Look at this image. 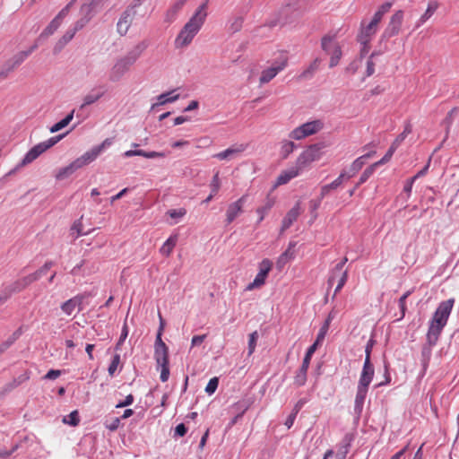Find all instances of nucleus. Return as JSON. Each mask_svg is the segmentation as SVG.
<instances>
[{
  "label": "nucleus",
  "instance_id": "nucleus-1",
  "mask_svg": "<svg viewBox=\"0 0 459 459\" xmlns=\"http://www.w3.org/2000/svg\"><path fill=\"white\" fill-rule=\"evenodd\" d=\"M454 305V298L444 300L438 304L431 320L429 323V329L426 335L428 342L431 345L437 344L444 327L447 324Z\"/></svg>",
  "mask_w": 459,
  "mask_h": 459
},
{
  "label": "nucleus",
  "instance_id": "nucleus-2",
  "mask_svg": "<svg viewBox=\"0 0 459 459\" xmlns=\"http://www.w3.org/2000/svg\"><path fill=\"white\" fill-rule=\"evenodd\" d=\"M207 1L203 3L189 21L184 25L175 39L177 48L188 46L199 32L207 17Z\"/></svg>",
  "mask_w": 459,
  "mask_h": 459
},
{
  "label": "nucleus",
  "instance_id": "nucleus-3",
  "mask_svg": "<svg viewBox=\"0 0 459 459\" xmlns=\"http://www.w3.org/2000/svg\"><path fill=\"white\" fill-rule=\"evenodd\" d=\"M113 143V138L105 139L100 144L93 146L81 157L74 160L68 166L61 168L56 175L57 180H63L74 173L77 169L94 161L106 149Z\"/></svg>",
  "mask_w": 459,
  "mask_h": 459
},
{
  "label": "nucleus",
  "instance_id": "nucleus-4",
  "mask_svg": "<svg viewBox=\"0 0 459 459\" xmlns=\"http://www.w3.org/2000/svg\"><path fill=\"white\" fill-rule=\"evenodd\" d=\"M324 127V123L321 120H313L302 124L301 126L293 129L289 136L294 140H301L307 136L316 134Z\"/></svg>",
  "mask_w": 459,
  "mask_h": 459
},
{
  "label": "nucleus",
  "instance_id": "nucleus-5",
  "mask_svg": "<svg viewBox=\"0 0 459 459\" xmlns=\"http://www.w3.org/2000/svg\"><path fill=\"white\" fill-rule=\"evenodd\" d=\"M132 65L124 56L117 58L108 72V80L113 82L120 81Z\"/></svg>",
  "mask_w": 459,
  "mask_h": 459
},
{
  "label": "nucleus",
  "instance_id": "nucleus-6",
  "mask_svg": "<svg viewBox=\"0 0 459 459\" xmlns=\"http://www.w3.org/2000/svg\"><path fill=\"white\" fill-rule=\"evenodd\" d=\"M272 267L273 263L269 259L265 258L262 260L259 264V272L255 275L254 281L246 287V290H253L262 287L265 283V280Z\"/></svg>",
  "mask_w": 459,
  "mask_h": 459
},
{
  "label": "nucleus",
  "instance_id": "nucleus-7",
  "mask_svg": "<svg viewBox=\"0 0 459 459\" xmlns=\"http://www.w3.org/2000/svg\"><path fill=\"white\" fill-rule=\"evenodd\" d=\"M403 15H404V13H403V11H402V10L395 12L392 15L388 25L386 26V28L385 29V30L382 33V36H381L382 40H386L399 33L403 21Z\"/></svg>",
  "mask_w": 459,
  "mask_h": 459
},
{
  "label": "nucleus",
  "instance_id": "nucleus-8",
  "mask_svg": "<svg viewBox=\"0 0 459 459\" xmlns=\"http://www.w3.org/2000/svg\"><path fill=\"white\" fill-rule=\"evenodd\" d=\"M135 7H136V4L128 6L122 13L120 18L118 19V22L117 23V30L120 36H125L127 33V31L136 15Z\"/></svg>",
  "mask_w": 459,
  "mask_h": 459
},
{
  "label": "nucleus",
  "instance_id": "nucleus-9",
  "mask_svg": "<svg viewBox=\"0 0 459 459\" xmlns=\"http://www.w3.org/2000/svg\"><path fill=\"white\" fill-rule=\"evenodd\" d=\"M39 48V44L35 42L28 50L20 51L16 53L13 57L5 62L4 65V68L11 73L20 65H22L29 56Z\"/></svg>",
  "mask_w": 459,
  "mask_h": 459
},
{
  "label": "nucleus",
  "instance_id": "nucleus-10",
  "mask_svg": "<svg viewBox=\"0 0 459 459\" xmlns=\"http://www.w3.org/2000/svg\"><path fill=\"white\" fill-rule=\"evenodd\" d=\"M378 30V26L373 24V22H367L363 20L360 22L359 32L357 36V40L359 43H370L373 37L376 35Z\"/></svg>",
  "mask_w": 459,
  "mask_h": 459
},
{
  "label": "nucleus",
  "instance_id": "nucleus-11",
  "mask_svg": "<svg viewBox=\"0 0 459 459\" xmlns=\"http://www.w3.org/2000/svg\"><path fill=\"white\" fill-rule=\"evenodd\" d=\"M45 152V146H43L41 143L36 144L24 155L22 160L8 174L11 175L14 173L16 170L20 169L21 168L31 163Z\"/></svg>",
  "mask_w": 459,
  "mask_h": 459
},
{
  "label": "nucleus",
  "instance_id": "nucleus-12",
  "mask_svg": "<svg viewBox=\"0 0 459 459\" xmlns=\"http://www.w3.org/2000/svg\"><path fill=\"white\" fill-rule=\"evenodd\" d=\"M247 195H242L236 202L231 203L226 212V222L230 224L243 212V205L247 201Z\"/></svg>",
  "mask_w": 459,
  "mask_h": 459
},
{
  "label": "nucleus",
  "instance_id": "nucleus-13",
  "mask_svg": "<svg viewBox=\"0 0 459 459\" xmlns=\"http://www.w3.org/2000/svg\"><path fill=\"white\" fill-rule=\"evenodd\" d=\"M368 391V386L363 384H358L357 393L354 401V413L359 418L363 411L365 399Z\"/></svg>",
  "mask_w": 459,
  "mask_h": 459
},
{
  "label": "nucleus",
  "instance_id": "nucleus-14",
  "mask_svg": "<svg viewBox=\"0 0 459 459\" xmlns=\"http://www.w3.org/2000/svg\"><path fill=\"white\" fill-rule=\"evenodd\" d=\"M319 158V148L317 145H311L304 151L297 159V164L301 168Z\"/></svg>",
  "mask_w": 459,
  "mask_h": 459
},
{
  "label": "nucleus",
  "instance_id": "nucleus-15",
  "mask_svg": "<svg viewBox=\"0 0 459 459\" xmlns=\"http://www.w3.org/2000/svg\"><path fill=\"white\" fill-rule=\"evenodd\" d=\"M85 297V294L74 296L61 305V310L67 316H71L76 307H78L79 311H82V304Z\"/></svg>",
  "mask_w": 459,
  "mask_h": 459
},
{
  "label": "nucleus",
  "instance_id": "nucleus-16",
  "mask_svg": "<svg viewBox=\"0 0 459 459\" xmlns=\"http://www.w3.org/2000/svg\"><path fill=\"white\" fill-rule=\"evenodd\" d=\"M300 169L301 168L297 164L296 166L282 170L275 181L274 187L285 185L294 178L298 177L299 175Z\"/></svg>",
  "mask_w": 459,
  "mask_h": 459
},
{
  "label": "nucleus",
  "instance_id": "nucleus-17",
  "mask_svg": "<svg viewBox=\"0 0 459 459\" xmlns=\"http://www.w3.org/2000/svg\"><path fill=\"white\" fill-rule=\"evenodd\" d=\"M149 47L148 40H142L138 42L132 49H130L125 56H123L126 60H128L132 65H134L139 57L143 55V53Z\"/></svg>",
  "mask_w": 459,
  "mask_h": 459
},
{
  "label": "nucleus",
  "instance_id": "nucleus-18",
  "mask_svg": "<svg viewBox=\"0 0 459 459\" xmlns=\"http://www.w3.org/2000/svg\"><path fill=\"white\" fill-rule=\"evenodd\" d=\"M376 153L375 151H371L359 158H357L351 165L350 169L346 171V178L349 179L354 177L365 165L367 160L372 157Z\"/></svg>",
  "mask_w": 459,
  "mask_h": 459
},
{
  "label": "nucleus",
  "instance_id": "nucleus-19",
  "mask_svg": "<svg viewBox=\"0 0 459 459\" xmlns=\"http://www.w3.org/2000/svg\"><path fill=\"white\" fill-rule=\"evenodd\" d=\"M246 150V146L244 144H239L236 146H231L222 152L215 153L212 157L218 159L220 160H233L238 157L241 152Z\"/></svg>",
  "mask_w": 459,
  "mask_h": 459
},
{
  "label": "nucleus",
  "instance_id": "nucleus-20",
  "mask_svg": "<svg viewBox=\"0 0 459 459\" xmlns=\"http://www.w3.org/2000/svg\"><path fill=\"white\" fill-rule=\"evenodd\" d=\"M374 374L375 369L371 360L365 359L358 384H363L369 386L373 380Z\"/></svg>",
  "mask_w": 459,
  "mask_h": 459
},
{
  "label": "nucleus",
  "instance_id": "nucleus-21",
  "mask_svg": "<svg viewBox=\"0 0 459 459\" xmlns=\"http://www.w3.org/2000/svg\"><path fill=\"white\" fill-rule=\"evenodd\" d=\"M299 203H297L286 214L281 222V231L288 230L299 215Z\"/></svg>",
  "mask_w": 459,
  "mask_h": 459
},
{
  "label": "nucleus",
  "instance_id": "nucleus-22",
  "mask_svg": "<svg viewBox=\"0 0 459 459\" xmlns=\"http://www.w3.org/2000/svg\"><path fill=\"white\" fill-rule=\"evenodd\" d=\"M176 90L164 92L160 94L157 97V102L152 105V109L154 110L160 106L165 105L167 103H172L177 101L179 99V94H176Z\"/></svg>",
  "mask_w": 459,
  "mask_h": 459
},
{
  "label": "nucleus",
  "instance_id": "nucleus-23",
  "mask_svg": "<svg viewBox=\"0 0 459 459\" xmlns=\"http://www.w3.org/2000/svg\"><path fill=\"white\" fill-rule=\"evenodd\" d=\"M76 33L69 27L65 33L56 41L53 48L55 55L60 53L64 48L74 39Z\"/></svg>",
  "mask_w": 459,
  "mask_h": 459
},
{
  "label": "nucleus",
  "instance_id": "nucleus-24",
  "mask_svg": "<svg viewBox=\"0 0 459 459\" xmlns=\"http://www.w3.org/2000/svg\"><path fill=\"white\" fill-rule=\"evenodd\" d=\"M125 158H130L133 156H143L147 159L163 158L165 154L160 152H146L143 150H129L123 153Z\"/></svg>",
  "mask_w": 459,
  "mask_h": 459
},
{
  "label": "nucleus",
  "instance_id": "nucleus-25",
  "mask_svg": "<svg viewBox=\"0 0 459 459\" xmlns=\"http://www.w3.org/2000/svg\"><path fill=\"white\" fill-rule=\"evenodd\" d=\"M438 5L439 4L437 1L429 2L426 11L416 22L415 28L418 29L422 26L435 13Z\"/></svg>",
  "mask_w": 459,
  "mask_h": 459
},
{
  "label": "nucleus",
  "instance_id": "nucleus-26",
  "mask_svg": "<svg viewBox=\"0 0 459 459\" xmlns=\"http://www.w3.org/2000/svg\"><path fill=\"white\" fill-rule=\"evenodd\" d=\"M346 177V171L345 169L341 172L339 177L334 179L332 183L325 185L321 188V199H324L325 195H328V193L333 190L336 189L338 186H340Z\"/></svg>",
  "mask_w": 459,
  "mask_h": 459
},
{
  "label": "nucleus",
  "instance_id": "nucleus-27",
  "mask_svg": "<svg viewBox=\"0 0 459 459\" xmlns=\"http://www.w3.org/2000/svg\"><path fill=\"white\" fill-rule=\"evenodd\" d=\"M103 95H104L103 91H100L97 89H92L89 93H87L83 97L82 103L80 108L82 109L85 107L97 102Z\"/></svg>",
  "mask_w": 459,
  "mask_h": 459
},
{
  "label": "nucleus",
  "instance_id": "nucleus-28",
  "mask_svg": "<svg viewBox=\"0 0 459 459\" xmlns=\"http://www.w3.org/2000/svg\"><path fill=\"white\" fill-rule=\"evenodd\" d=\"M351 437L349 435H346L342 442L338 445V450L336 453L337 459H345L347 454L349 453L350 446L351 444Z\"/></svg>",
  "mask_w": 459,
  "mask_h": 459
},
{
  "label": "nucleus",
  "instance_id": "nucleus-29",
  "mask_svg": "<svg viewBox=\"0 0 459 459\" xmlns=\"http://www.w3.org/2000/svg\"><path fill=\"white\" fill-rule=\"evenodd\" d=\"M435 345H431L429 342H427L425 345H423L421 349V365H422V371L423 374H425L432 354V347Z\"/></svg>",
  "mask_w": 459,
  "mask_h": 459
},
{
  "label": "nucleus",
  "instance_id": "nucleus-30",
  "mask_svg": "<svg viewBox=\"0 0 459 459\" xmlns=\"http://www.w3.org/2000/svg\"><path fill=\"white\" fill-rule=\"evenodd\" d=\"M62 22L57 21L56 19H53L49 24L42 30L40 33L38 40L36 41L38 43L39 40L42 39H47L49 36L53 35L57 29L61 26Z\"/></svg>",
  "mask_w": 459,
  "mask_h": 459
},
{
  "label": "nucleus",
  "instance_id": "nucleus-31",
  "mask_svg": "<svg viewBox=\"0 0 459 459\" xmlns=\"http://www.w3.org/2000/svg\"><path fill=\"white\" fill-rule=\"evenodd\" d=\"M178 235H171L161 246L160 252L162 255L169 256L178 242Z\"/></svg>",
  "mask_w": 459,
  "mask_h": 459
},
{
  "label": "nucleus",
  "instance_id": "nucleus-32",
  "mask_svg": "<svg viewBox=\"0 0 459 459\" xmlns=\"http://www.w3.org/2000/svg\"><path fill=\"white\" fill-rule=\"evenodd\" d=\"M186 1L187 0H177L173 4V5L167 11L166 21L169 22H173Z\"/></svg>",
  "mask_w": 459,
  "mask_h": 459
},
{
  "label": "nucleus",
  "instance_id": "nucleus-33",
  "mask_svg": "<svg viewBox=\"0 0 459 459\" xmlns=\"http://www.w3.org/2000/svg\"><path fill=\"white\" fill-rule=\"evenodd\" d=\"M281 71V67L273 68L272 66L264 69L260 76V82L262 84L267 83L272 81L280 72Z\"/></svg>",
  "mask_w": 459,
  "mask_h": 459
},
{
  "label": "nucleus",
  "instance_id": "nucleus-34",
  "mask_svg": "<svg viewBox=\"0 0 459 459\" xmlns=\"http://www.w3.org/2000/svg\"><path fill=\"white\" fill-rule=\"evenodd\" d=\"M321 47L325 52L330 54L334 49V47L340 46L336 42L334 36L326 35L321 40Z\"/></svg>",
  "mask_w": 459,
  "mask_h": 459
},
{
  "label": "nucleus",
  "instance_id": "nucleus-35",
  "mask_svg": "<svg viewBox=\"0 0 459 459\" xmlns=\"http://www.w3.org/2000/svg\"><path fill=\"white\" fill-rule=\"evenodd\" d=\"M154 359L157 365L169 364V351L166 348H154Z\"/></svg>",
  "mask_w": 459,
  "mask_h": 459
},
{
  "label": "nucleus",
  "instance_id": "nucleus-36",
  "mask_svg": "<svg viewBox=\"0 0 459 459\" xmlns=\"http://www.w3.org/2000/svg\"><path fill=\"white\" fill-rule=\"evenodd\" d=\"M74 114V110H72L62 120H60L59 122L53 125L50 127L49 131L51 133H56L58 131L62 130L63 128H65V126H67L70 124V122L73 120Z\"/></svg>",
  "mask_w": 459,
  "mask_h": 459
},
{
  "label": "nucleus",
  "instance_id": "nucleus-37",
  "mask_svg": "<svg viewBox=\"0 0 459 459\" xmlns=\"http://www.w3.org/2000/svg\"><path fill=\"white\" fill-rule=\"evenodd\" d=\"M308 367L301 365L294 377V385L297 386H303L307 382Z\"/></svg>",
  "mask_w": 459,
  "mask_h": 459
},
{
  "label": "nucleus",
  "instance_id": "nucleus-38",
  "mask_svg": "<svg viewBox=\"0 0 459 459\" xmlns=\"http://www.w3.org/2000/svg\"><path fill=\"white\" fill-rule=\"evenodd\" d=\"M244 18L242 16H233L229 20L228 30L230 33L239 31L243 26Z\"/></svg>",
  "mask_w": 459,
  "mask_h": 459
},
{
  "label": "nucleus",
  "instance_id": "nucleus-39",
  "mask_svg": "<svg viewBox=\"0 0 459 459\" xmlns=\"http://www.w3.org/2000/svg\"><path fill=\"white\" fill-rule=\"evenodd\" d=\"M296 144L288 140L281 142L280 155L282 159H287L289 155L295 150Z\"/></svg>",
  "mask_w": 459,
  "mask_h": 459
},
{
  "label": "nucleus",
  "instance_id": "nucleus-40",
  "mask_svg": "<svg viewBox=\"0 0 459 459\" xmlns=\"http://www.w3.org/2000/svg\"><path fill=\"white\" fill-rule=\"evenodd\" d=\"M331 319H332V315L330 314L328 318L325 320V324L320 328V330L317 333V336H316V340L313 343V345H316V347H318L321 344V342L324 341V339L327 333V331L329 329V325H330Z\"/></svg>",
  "mask_w": 459,
  "mask_h": 459
},
{
  "label": "nucleus",
  "instance_id": "nucleus-41",
  "mask_svg": "<svg viewBox=\"0 0 459 459\" xmlns=\"http://www.w3.org/2000/svg\"><path fill=\"white\" fill-rule=\"evenodd\" d=\"M347 261H348V259L346 257H344L332 270L331 274H330V276L328 278V281H327V284H328L329 287H332L334 284V281L336 279V273H340V272H344L342 269H343V266H344V264H346Z\"/></svg>",
  "mask_w": 459,
  "mask_h": 459
},
{
  "label": "nucleus",
  "instance_id": "nucleus-42",
  "mask_svg": "<svg viewBox=\"0 0 459 459\" xmlns=\"http://www.w3.org/2000/svg\"><path fill=\"white\" fill-rule=\"evenodd\" d=\"M319 62L320 60L318 58L315 59L310 65L309 66L305 69L299 75V79L301 80H307V79H310L314 73L317 70L318 68V65H319Z\"/></svg>",
  "mask_w": 459,
  "mask_h": 459
},
{
  "label": "nucleus",
  "instance_id": "nucleus-43",
  "mask_svg": "<svg viewBox=\"0 0 459 459\" xmlns=\"http://www.w3.org/2000/svg\"><path fill=\"white\" fill-rule=\"evenodd\" d=\"M380 55H381L380 51H373L370 54L368 59L367 61L366 76L369 77L375 73V63H374L373 59L376 56H380Z\"/></svg>",
  "mask_w": 459,
  "mask_h": 459
},
{
  "label": "nucleus",
  "instance_id": "nucleus-44",
  "mask_svg": "<svg viewBox=\"0 0 459 459\" xmlns=\"http://www.w3.org/2000/svg\"><path fill=\"white\" fill-rule=\"evenodd\" d=\"M348 279L347 272H340L336 273V279L334 283L337 282L336 288L334 290V295H336L344 286Z\"/></svg>",
  "mask_w": 459,
  "mask_h": 459
},
{
  "label": "nucleus",
  "instance_id": "nucleus-45",
  "mask_svg": "<svg viewBox=\"0 0 459 459\" xmlns=\"http://www.w3.org/2000/svg\"><path fill=\"white\" fill-rule=\"evenodd\" d=\"M63 422L65 424L75 427L80 422V417L77 411H73L68 415L65 416L63 419Z\"/></svg>",
  "mask_w": 459,
  "mask_h": 459
},
{
  "label": "nucleus",
  "instance_id": "nucleus-46",
  "mask_svg": "<svg viewBox=\"0 0 459 459\" xmlns=\"http://www.w3.org/2000/svg\"><path fill=\"white\" fill-rule=\"evenodd\" d=\"M377 168V167L375 163L368 167L361 174L356 186H359L360 185L364 184L373 175Z\"/></svg>",
  "mask_w": 459,
  "mask_h": 459
},
{
  "label": "nucleus",
  "instance_id": "nucleus-47",
  "mask_svg": "<svg viewBox=\"0 0 459 459\" xmlns=\"http://www.w3.org/2000/svg\"><path fill=\"white\" fill-rule=\"evenodd\" d=\"M29 378V376L26 374L20 376L18 378L13 379L10 383L6 384L4 387L5 392H10L13 389L16 388L18 385H20L22 382L27 380Z\"/></svg>",
  "mask_w": 459,
  "mask_h": 459
},
{
  "label": "nucleus",
  "instance_id": "nucleus-48",
  "mask_svg": "<svg viewBox=\"0 0 459 459\" xmlns=\"http://www.w3.org/2000/svg\"><path fill=\"white\" fill-rule=\"evenodd\" d=\"M70 231H71V235L74 236V239L78 238L80 236L87 234V233L82 232V223L81 219L74 222V224L72 225V227L70 229Z\"/></svg>",
  "mask_w": 459,
  "mask_h": 459
},
{
  "label": "nucleus",
  "instance_id": "nucleus-49",
  "mask_svg": "<svg viewBox=\"0 0 459 459\" xmlns=\"http://www.w3.org/2000/svg\"><path fill=\"white\" fill-rule=\"evenodd\" d=\"M5 287L8 289L12 295L13 293L20 292L26 288L23 286V282L21 278L10 284L5 285Z\"/></svg>",
  "mask_w": 459,
  "mask_h": 459
},
{
  "label": "nucleus",
  "instance_id": "nucleus-50",
  "mask_svg": "<svg viewBox=\"0 0 459 459\" xmlns=\"http://www.w3.org/2000/svg\"><path fill=\"white\" fill-rule=\"evenodd\" d=\"M329 55H331V59H330V64H329L330 67L336 66L342 57L341 47H334V49Z\"/></svg>",
  "mask_w": 459,
  "mask_h": 459
},
{
  "label": "nucleus",
  "instance_id": "nucleus-51",
  "mask_svg": "<svg viewBox=\"0 0 459 459\" xmlns=\"http://www.w3.org/2000/svg\"><path fill=\"white\" fill-rule=\"evenodd\" d=\"M412 293V290H407L398 300V305H399V307H400V310H401V319L404 317L405 316V312H406V309H407V307H406V299Z\"/></svg>",
  "mask_w": 459,
  "mask_h": 459
},
{
  "label": "nucleus",
  "instance_id": "nucleus-52",
  "mask_svg": "<svg viewBox=\"0 0 459 459\" xmlns=\"http://www.w3.org/2000/svg\"><path fill=\"white\" fill-rule=\"evenodd\" d=\"M258 340V333L257 331H254L249 334L248 339V355L253 354L255 350L256 342Z\"/></svg>",
  "mask_w": 459,
  "mask_h": 459
},
{
  "label": "nucleus",
  "instance_id": "nucleus-53",
  "mask_svg": "<svg viewBox=\"0 0 459 459\" xmlns=\"http://www.w3.org/2000/svg\"><path fill=\"white\" fill-rule=\"evenodd\" d=\"M316 349H317V347L313 344L308 347L301 365H304L305 367L309 368L311 358H312L313 354L315 353V351H316Z\"/></svg>",
  "mask_w": 459,
  "mask_h": 459
},
{
  "label": "nucleus",
  "instance_id": "nucleus-54",
  "mask_svg": "<svg viewBox=\"0 0 459 459\" xmlns=\"http://www.w3.org/2000/svg\"><path fill=\"white\" fill-rule=\"evenodd\" d=\"M395 150L396 146H394V144H392L387 152L384 155V157L380 160L375 162L377 167L388 162L391 160L392 156L394 155Z\"/></svg>",
  "mask_w": 459,
  "mask_h": 459
},
{
  "label": "nucleus",
  "instance_id": "nucleus-55",
  "mask_svg": "<svg viewBox=\"0 0 459 459\" xmlns=\"http://www.w3.org/2000/svg\"><path fill=\"white\" fill-rule=\"evenodd\" d=\"M89 22H90V18L87 16H84V17H82L81 19H79L78 21H76L74 22V24L73 26H71L70 28L72 29V30H74L76 33L77 31L83 29Z\"/></svg>",
  "mask_w": 459,
  "mask_h": 459
},
{
  "label": "nucleus",
  "instance_id": "nucleus-56",
  "mask_svg": "<svg viewBox=\"0 0 459 459\" xmlns=\"http://www.w3.org/2000/svg\"><path fill=\"white\" fill-rule=\"evenodd\" d=\"M210 187H211V192L212 193V195H217V193L219 192L220 187H221V180L219 178V172H216L214 174V176L212 177V179L210 184Z\"/></svg>",
  "mask_w": 459,
  "mask_h": 459
},
{
  "label": "nucleus",
  "instance_id": "nucleus-57",
  "mask_svg": "<svg viewBox=\"0 0 459 459\" xmlns=\"http://www.w3.org/2000/svg\"><path fill=\"white\" fill-rule=\"evenodd\" d=\"M162 331H163V322H162V318L160 317V325L159 331L156 335L154 348H166L167 347V345L161 339Z\"/></svg>",
  "mask_w": 459,
  "mask_h": 459
},
{
  "label": "nucleus",
  "instance_id": "nucleus-58",
  "mask_svg": "<svg viewBox=\"0 0 459 459\" xmlns=\"http://www.w3.org/2000/svg\"><path fill=\"white\" fill-rule=\"evenodd\" d=\"M120 363V355L119 354H115L112 358V360L108 366V374L110 376H113L115 374V372L117 371V367Z\"/></svg>",
  "mask_w": 459,
  "mask_h": 459
},
{
  "label": "nucleus",
  "instance_id": "nucleus-59",
  "mask_svg": "<svg viewBox=\"0 0 459 459\" xmlns=\"http://www.w3.org/2000/svg\"><path fill=\"white\" fill-rule=\"evenodd\" d=\"M411 132V126H406L404 130L396 137L394 142L392 144H394L396 148L400 145V143L407 137V135Z\"/></svg>",
  "mask_w": 459,
  "mask_h": 459
},
{
  "label": "nucleus",
  "instance_id": "nucleus-60",
  "mask_svg": "<svg viewBox=\"0 0 459 459\" xmlns=\"http://www.w3.org/2000/svg\"><path fill=\"white\" fill-rule=\"evenodd\" d=\"M218 385H219V380L217 377H212L209 380L206 387H205V392L208 394H212L215 393L216 389L218 388Z\"/></svg>",
  "mask_w": 459,
  "mask_h": 459
},
{
  "label": "nucleus",
  "instance_id": "nucleus-61",
  "mask_svg": "<svg viewBox=\"0 0 459 459\" xmlns=\"http://www.w3.org/2000/svg\"><path fill=\"white\" fill-rule=\"evenodd\" d=\"M157 368H160V378L161 382L168 381V379L169 377V364L157 365Z\"/></svg>",
  "mask_w": 459,
  "mask_h": 459
},
{
  "label": "nucleus",
  "instance_id": "nucleus-62",
  "mask_svg": "<svg viewBox=\"0 0 459 459\" xmlns=\"http://www.w3.org/2000/svg\"><path fill=\"white\" fill-rule=\"evenodd\" d=\"M272 206L273 204L271 202H268L265 205L258 207L256 209V212L259 214L258 223H260L264 219V215L272 208Z\"/></svg>",
  "mask_w": 459,
  "mask_h": 459
},
{
  "label": "nucleus",
  "instance_id": "nucleus-63",
  "mask_svg": "<svg viewBox=\"0 0 459 459\" xmlns=\"http://www.w3.org/2000/svg\"><path fill=\"white\" fill-rule=\"evenodd\" d=\"M168 215L172 219H181L186 213V211L183 208L180 209H172L168 211Z\"/></svg>",
  "mask_w": 459,
  "mask_h": 459
},
{
  "label": "nucleus",
  "instance_id": "nucleus-64",
  "mask_svg": "<svg viewBox=\"0 0 459 459\" xmlns=\"http://www.w3.org/2000/svg\"><path fill=\"white\" fill-rule=\"evenodd\" d=\"M288 64V58L287 56L281 55L279 58L275 59L273 63L272 64L273 68H278L279 66L281 67V71L287 66Z\"/></svg>",
  "mask_w": 459,
  "mask_h": 459
}]
</instances>
